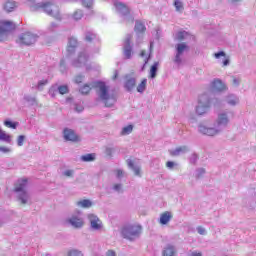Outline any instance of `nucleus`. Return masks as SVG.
<instances>
[{
    "label": "nucleus",
    "mask_w": 256,
    "mask_h": 256,
    "mask_svg": "<svg viewBox=\"0 0 256 256\" xmlns=\"http://www.w3.org/2000/svg\"><path fill=\"white\" fill-rule=\"evenodd\" d=\"M68 256H83V252L79 251V250H70L68 252Z\"/></svg>",
    "instance_id": "51"
},
{
    "label": "nucleus",
    "mask_w": 256,
    "mask_h": 256,
    "mask_svg": "<svg viewBox=\"0 0 256 256\" xmlns=\"http://www.w3.org/2000/svg\"><path fill=\"white\" fill-rule=\"evenodd\" d=\"M214 57H215V59H221V57H225V59L222 62L223 67H228V65H231V59L229 58V56H227L225 51H219V52L214 53Z\"/></svg>",
    "instance_id": "24"
},
{
    "label": "nucleus",
    "mask_w": 256,
    "mask_h": 256,
    "mask_svg": "<svg viewBox=\"0 0 256 256\" xmlns=\"http://www.w3.org/2000/svg\"><path fill=\"white\" fill-rule=\"evenodd\" d=\"M157 71H159V62H154L150 67V79H155V77H157Z\"/></svg>",
    "instance_id": "31"
},
{
    "label": "nucleus",
    "mask_w": 256,
    "mask_h": 256,
    "mask_svg": "<svg viewBox=\"0 0 256 256\" xmlns=\"http://www.w3.org/2000/svg\"><path fill=\"white\" fill-rule=\"evenodd\" d=\"M96 157L97 155L95 153H89V154L82 155L80 159L84 163H91L95 161Z\"/></svg>",
    "instance_id": "30"
},
{
    "label": "nucleus",
    "mask_w": 256,
    "mask_h": 256,
    "mask_svg": "<svg viewBox=\"0 0 256 256\" xmlns=\"http://www.w3.org/2000/svg\"><path fill=\"white\" fill-rule=\"evenodd\" d=\"M123 175H124L123 170L118 169V170H117V173H116L117 179H121V177H123Z\"/></svg>",
    "instance_id": "60"
},
{
    "label": "nucleus",
    "mask_w": 256,
    "mask_h": 256,
    "mask_svg": "<svg viewBox=\"0 0 256 256\" xmlns=\"http://www.w3.org/2000/svg\"><path fill=\"white\" fill-rule=\"evenodd\" d=\"M163 256H173L175 255V248L173 246H168L163 250Z\"/></svg>",
    "instance_id": "37"
},
{
    "label": "nucleus",
    "mask_w": 256,
    "mask_h": 256,
    "mask_svg": "<svg viewBox=\"0 0 256 256\" xmlns=\"http://www.w3.org/2000/svg\"><path fill=\"white\" fill-rule=\"evenodd\" d=\"M137 86V78L125 76L124 89L127 93H133V89Z\"/></svg>",
    "instance_id": "15"
},
{
    "label": "nucleus",
    "mask_w": 256,
    "mask_h": 256,
    "mask_svg": "<svg viewBox=\"0 0 256 256\" xmlns=\"http://www.w3.org/2000/svg\"><path fill=\"white\" fill-rule=\"evenodd\" d=\"M90 85L84 84L79 88V93H81V95H89V93H91V89H97V97L95 99L96 103H103L104 107L108 109L115 107V103H117V93L110 92L107 83L101 80H96L93 81Z\"/></svg>",
    "instance_id": "1"
},
{
    "label": "nucleus",
    "mask_w": 256,
    "mask_h": 256,
    "mask_svg": "<svg viewBox=\"0 0 256 256\" xmlns=\"http://www.w3.org/2000/svg\"><path fill=\"white\" fill-rule=\"evenodd\" d=\"M11 151V148L7 146H0V153H3L4 155L11 153Z\"/></svg>",
    "instance_id": "53"
},
{
    "label": "nucleus",
    "mask_w": 256,
    "mask_h": 256,
    "mask_svg": "<svg viewBox=\"0 0 256 256\" xmlns=\"http://www.w3.org/2000/svg\"><path fill=\"white\" fill-rule=\"evenodd\" d=\"M174 7L178 13H183L185 7L183 6V2L181 0L174 1Z\"/></svg>",
    "instance_id": "35"
},
{
    "label": "nucleus",
    "mask_w": 256,
    "mask_h": 256,
    "mask_svg": "<svg viewBox=\"0 0 256 256\" xmlns=\"http://www.w3.org/2000/svg\"><path fill=\"white\" fill-rule=\"evenodd\" d=\"M133 34H127L123 44V55L125 59H131L133 55V44L131 43Z\"/></svg>",
    "instance_id": "10"
},
{
    "label": "nucleus",
    "mask_w": 256,
    "mask_h": 256,
    "mask_svg": "<svg viewBox=\"0 0 256 256\" xmlns=\"http://www.w3.org/2000/svg\"><path fill=\"white\" fill-rule=\"evenodd\" d=\"M126 163H127L128 169L133 171L136 177H141V165L135 163V161H133L132 159H127Z\"/></svg>",
    "instance_id": "18"
},
{
    "label": "nucleus",
    "mask_w": 256,
    "mask_h": 256,
    "mask_svg": "<svg viewBox=\"0 0 256 256\" xmlns=\"http://www.w3.org/2000/svg\"><path fill=\"white\" fill-rule=\"evenodd\" d=\"M0 141H3L4 143H11V135L7 134L1 128H0Z\"/></svg>",
    "instance_id": "32"
},
{
    "label": "nucleus",
    "mask_w": 256,
    "mask_h": 256,
    "mask_svg": "<svg viewBox=\"0 0 256 256\" xmlns=\"http://www.w3.org/2000/svg\"><path fill=\"white\" fill-rule=\"evenodd\" d=\"M57 91L60 95H67V93H69V86L68 85H60V86H58Z\"/></svg>",
    "instance_id": "39"
},
{
    "label": "nucleus",
    "mask_w": 256,
    "mask_h": 256,
    "mask_svg": "<svg viewBox=\"0 0 256 256\" xmlns=\"http://www.w3.org/2000/svg\"><path fill=\"white\" fill-rule=\"evenodd\" d=\"M87 61H89V55L85 52H80L77 59L72 61V67H76L77 69L85 67V65H87Z\"/></svg>",
    "instance_id": "12"
},
{
    "label": "nucleus",
    "mask_w": 256,
    "mask_h": 256,
    "mask_svg": "<svg viewBox=\"0 0 256 256\" xmlns=\"http://www.w3.org/2000/svg\"><path fill=\"white\" fill-rule=\"evenodd\" d=\"M83 79H85V75L78 74L74 78V83H76V85H80V83H83Z\"/></svg>",
    "instance_id": "46"
},
{
    "label": "nucleus",
    "mask_w": 256,
    "mask_h": 256,
    "mask_svg": "<svg viewBox=\"0 0 256 256\" xmlns=\"http://www.w3.org/2000/svg\"><path fill=\"white\" fill-rule=\"evenodd\" d=\"M126 163H127L128 169L133 171L136 177H141V165L135 163V161H133L132 159H127Z\"/></svg>",
    "instance_id": "19"
},
{
    "label": "nucleus",
    "mask_w": 256,
    "mask_h": 256,
    "mask_svg": "<svg viewBox=\"0 0 256 256\" xmlns=\"http://www.w3.org/2000/svg\"><path fill=\"white\" fill-rule=\"evenodd\" d=\"M27 183H28L27 178L19 179L15 185L14 193L26 192L27 190H25V189H27Z\"/></svg>",
    "instance_id": "20"
},
{
    "label": "nucleus",
    "mask_w": 256,
    "mask_h": 256,
    "mask_svg": "<svg viewBox=\"0 0 256 256\" xmlns=\"http://www.w3.org/2000/svg\"><path fill=\"white\" fill-rule=\"evenodd\" d=\"M150 55L153 53V42H150V47H149Z\"/></svg>",
    "instance_id": "63"
},
{
    "label": "nucleus",
    "mask_w": 256,
    "mask_h": 256,
    "mask_svg": "<svg viewBox=\"0 0 256 256\" xmlns=\"http://www.w3.org/2000/svg\"><path fill=\"white\" fill-rule=\"evenodd\" d=\"M114 151H115V148L106 147L104 153H105L106 157H109L111 159L113 157Z\"/></svg>",
    "instance_id": "44"
},
{
    "label": "nucleus",
    "mask_w": 256,
    "mask_h": 256,
    "mask_svg": "<svg viewBox=\"0 0 256 256\" xmlns=\"http://www.w3.org/2000/svg\"><path fill=\"white\" fill-rule=\"evenodd\" d=\"M77 47H79V42L77 41V38L75 37H69L68 38V44H67V57H71L72 55H75V52L77 51Z\"/></svg>",
    "instance_id": "14"
},
{
    "label": "nucleus",
    "mask_w": 256,
    "mask_h": 256,
    "mask_svg": "<svg viewBox=\"0 0 256 256\" xmlns=\"http://www.w3.org/2000/svg\"><path fill=\"white\" fill-rule=\"evenodd\" d=\"M189 153V147L187 146H180L175 150H170V155L172 157H179L181 154Z\"/></svg>",
    "instance_id": "27"
},
{
    "label": "nucleus",
    "mask_w": 256,
    "mask_h": 256,
    "mask_svg": "<svg viewBox=\"0 0 256 256\" xmlns=\"http://www.w3.org/2000/svg\"><path fill=\"white\" fill-rule=\"evenodd\" d=\"M60 69L61 71H65L67 69L65 66V59L60 60Z\"/></svg>",
    "instance_id": "59"
},
{
    "label": "nucleus",
    "mask_w": 256,
    "mask_h": 256,
    "mask_svg": "<svg viewBox=\"0 0 256 256\" xmlns=\"http://www.w3.org/2000/svg\"><path fill=\"white\" fill-rule=\"evenodd\" d=\"M226 103L232 107H235V105H239V97L235 94H229L226 97Z\"/></svg>",
    "instance_id": "28"
},
{
    "label": "nucleus",
    "mask_w": 256,
    "mask_h": 256,
    "mask_svg": "<svg viewBox=\"0 0 256 256\" xmlns=\"http://www.w3.org/2000/svg\"><path fill=\"white\" fill-rule=\"evenodd\" d=\"M59 27V24L55 23V22H52L50 24V26L48 27V31L50 33H55V31H57V28Z\"/></svg>",
    "instance_id": "49"
},
{
    "label": "nucleus",
    "mask_w": 256,
    "mask_h": 256,
    "mask_svg": "<svg viewBox=\"0 0 256 256\" xmlns=\"http://www.w3.org/2000/svg\"><path fill=\"white\" fill-rule=\"evenodd\" d=\"M197 161H199V155L197 153H193L189 158V163L191 165H197Z\"/></svg>",
    "instance_id": "42"
},
{
    "label": "nucleus",
    "mask_w": 256,
    "mask_h": 256,
    "mask_svg": "<svg viewBox=\"0 0 256 256\" xmlns=\"http://www.w3.org/2000/svg\"><path fill=\"white\" fill-rule=\"evenodd\" d=\"M188 35L189 33H187V31H180L176 34V38L178 41H185Z\"/></svg>",
    "instance_id": "40"
},
{
    "label": "nucleus",
    "mask_w": 256,
    "mask_h": 256,
    "mask_svg": "<svg viewBox=\"0 0 256 256\" xmlns=\"http://www.w3.org/2000/svg\"><path fill=\"white\" fill-rule=\"evenodd\" d=\"M188 256H203L202 252L192 251L188 253Z\"/></svg>",
    "instance_id": "58"
},
{
    "label": "nucleus",
    "mask_w": 256,
    "mask_h": 256,
    "mask_svg": "<svg viewBox=\"0 0 256 256\" xmlns=\"http://www.w3.org/2000/svg\"><path fill=\"white\" fill-rule=\"evenodd\" d=\"M84 41L86 43H93V41H99V37L93 30H86L84 32Z\"/></svg>",
    "instance_id": "22"
},
{
    "label": "nucleus",
    "mask_w": 256,
    "mask_h": 256,
    "mask_svg": "<svg viewBox=\"0 0 256 256\" xmlns=\"http://www.w3.org/2000/svg\"><path fill=\"white\" fill-rule=\"evenodd\" d=\"M30 11L35 13L37 11H43L46 15L53 17L56 21H61L63 17L61 16V11L59 10V6L51 3V2H40L36 4L30 5Z\"/></svg>",
    "instance_id": "3"
},
{
    "label": "nucleus",
    "mask_w": 256,
    "mask_h": 256,
    "mask_svg": "<svg viewBox=\"0 0 256 256\" xmlns=\"http://www.w3.org/2000/svg\"><path fill=\"white\" fill-rule=\"evenodd\" d=\"M196 230H197V233H199V235H207V230L202 226H198Z\"/></svg>",
    "instance_id": "55"
},
{
    "label": "nucleus",
    "mask_w": 256,
    "mask_h": 256,
    "mask_svg": "<svg viewBox=\"0 0 256 256\" xmlns=\"http://www.w3.org/2000/svg\"><path fill=\"white\" fill-rule=\"evenodd\" d=\"M232 85L234 87H239L241 85V78H237L235 76H232Z\"/></svg>",
    "instance_id": "50"
},
{
    "label": "nucleus",
    "mask_w": 256,
    "mask_h": 256,
    "mask_svg": "<svg viewBox=\"0 0 256 256\" xmlns=\"http://www.w3.org/2000/svg\"><path fill=\"white\" fill-rule=\"evenodd\" d=\"M17 199L21 205H27L31 196H29V192H18Z\"/></svg>",
    "instance_id": "25"
},
{
    "label": "nucleus",
    "mask_w": 256,
    "mask_h": 256,
    "mask_svg": "<svg viewBox=\"0 0 256 256\" xmlns=\"http://www.w3.org/2000/svg\"><path fill=\"white\" fill-rule=\"evenodd\" d=\"M117 77H119V72L117 70H115V74L112 77V79L115 81V79H117Z\"/></svg>",
    "instance_id": "62"
},
{
    "label": "nucleus",
    "mask_w": 256,
    "mask_h": 256,
    "mask_svg": "<svg viewBox=\"0 0 256 256\" xmlns=\"http://www.w3.org/2000/svg\"><path fill=\"white\" fill-rule=\"evenodd\" d=\"M4 125H5V127H8L9 129H17V127H19V122H13L11 120H5Z\"/></svg>",
    "instance_id": "38"
},
{
    "label": "nucleus",
    "mask_w": 256,
    "mask_h": 256,
    "mask_svg": "<svg viewBox=\"0 0 256 256\" xmlns=\"http://www.w3.org/2000/svg\"><path fill=\"white\" fill-rule=\"evenodd\" d=\"M145 55H146L145 50H142L141 53H140V57H145Z\"/></svg>",
    "instance_id": "64"
},
{
    "label": "nucleus",
    "mask_w": 256,
    "mask_h": 256,
    "mask_svg": "<svg viewBox=\"0 0 256 256\" xmlns=\"http://www.w3.org/2000/svg\"><path fill=\"white\" fill-rule=\"evenodd\" d=\"M73 173H74L73 170H65V171L63 172V175H64L65 177H73Z\"/></svg>",
    "instance_id": "57"
},
{
    "label": "nucleus",
    "mask_w": 256,
    "mask_h": 256,
    "mask_svg": "<svg viewBox=\"0 0 256 256\" xmlns=\"http://www.w3.org/2000/svg\"><path fill=\"white\" fill-rule=\"evenodd\" d=\"M134 31L136 35H143L145 31H147V27L145 26V23L141 22V20L135 21Z\"/></svg>",
    "instance_id": "23"
},
{
    "label": "nucleus",
    "mask_w": 256,
    "mask_h": 256,
    "mask_svg": "<svg viewBox=\"0 0 256 256\" xmlns=\"http://www.w3.org/2000/svg\"><path fill=\"white\" fill-rule=\"evenodd\" d=\"M17 7H19V2L15 0H7L3 6L4 11H6L7 13H13V11L17 9Z\"/></svg>",
    "instance_id": "21"
},
{
    "label": "nucleus",
    "mask_w": 256,
    "mask_h": 256,
    "mask_svg": "<svg viewBox=\"0 0 256 256\" xmlns=\"http://www.w3.org/2000/svg\"><path fill=\"white\" fill-rule=\"evenodd\" d=\"M205 173H207V171L205 170V168H197V169H196L195 178H196V179H201V177H203V175H205Z\"/></svg>",
    "instance_id": "41"
},
{
    "label": "nucleus",
    "mask_w": 256,
    "mask_h": 256,
    "mask_svg": "<svg viewBox=\"0 0 256 256\" xmlns=\"http://www.w3.org/2000/svg\"><path fill=\"white\" fill-rule=\"evenodd\" d=\"M114 7L116 8V11L125 19V21H128L130 23H133L135 21V18L131 16V9L128 8V6L120 1H114Z\"/></svg>",
    "instance_id": "6"
},
{
    "label": "nucleus",
    "mask_w": 256,
    "mask_h": 256,
    "mask_svg": "<svg viewBox=\"0 0 256 256\" xmlns=\"http://www.w3.org/2000/svg\"><path fill=\"white\" fill-rule=\"evenodd\" d=\"M172 219L173 214H171L169 211H166L160 215L159 223L160 225H167Z\"/></svg>",
    "instance_id": "26"
},
{
    "label": "nucleus",
    "mask_w": 256,
    "mask_h": 256,
    "mask_svg": "<svg viewBox=\"0 0 256 256\" xmlns=\"http://www.w3.org/2000/svg\"><path fill=\"white\" fill-rule=\"evenodd\" d=\"M149 59H151V54H149V56L145 58L141 71H145V67H147V63H149Z\"/></svg>",
    "instance_id": "56"
},
{
    "label": "nucleus",
    "mask_w": 256,
    "mask_h": 256,
    "mask_svg": "<svg viewBox=\"0 0 256 256\" xmlns=\"http://www.w3.org/2000/svg\"><path fill=\"white\" fill-rule=\"evenodd\" d=\"M26 136L25 135H19L17 138V145L18 147H23V143H25Z\"/></svg>",
    "instance_id": "48"
},
{
    "label": "nucleus",
    "mask_w": 256,
    "mask_h": 256,
    "mask_svg": "<svg viewBox=\"0 0 256 256\" xmlns=\"http://www.w3.org/2000/svg\"><path fill=\"white\" fill-rule=\"evenodd\" d=\"M229 125V116L227 112H221L218 114L217 120L214 122V127H207L205 124L198 125V133L201 135H207V137H215L218 133H221L225 127Z\"/></svg>",
    "instance_id": "2"
},
{
    "label": "nucleus",
    "mask_w": 256,
    "mask_h": 256,
    "mask_svg": "<svg viewBox=\"0 0 256 256\" xmlns=\"http://www.w3.org/2000/svg\"><path fill=\"white\" fill-rule=\"evenodd\" d=\"M80 19H83V11L77 10L73 14V20L74 21H80Z\"/></svg>",
    "instance_id": "43"
},
{
    "label": "nucleus",
    "mask_w": 256,
    "mask_h": 256,
    "mask_svg": "<svg viewBox=\"0 0 256 256\" xmlns=\"http://www.w3.org/2000/svg\"><path fill=\"white\" fill-rule=\"evenodd\" d=\"M185 51H189V46L185 44V42L176 44V55L174 57L173 62L180 67L183 63V59H181V55L185 53Z\"/></svg>",
    "instance_id": "9"
},
{
    "label": "nucleus",
    "mask_w": 256,
    "mask_h": 256,
    "mask_svg": "<svg viewBox=\"0 0 256 256\" xmlns=\"http://www.w3.org/2000/svg\"><path fill=\"white\" fill-rule=\"evenodd\" d=\"M142 227L139 225H127L121 229V236L128 241H136L141 237Z\"/></svg>",
    "instance_id": "5"
},
{
    "label": "nucleus",
    "mask_w": 256,
    "mask_h": 256,
    "mask_svg": "<svg viewBox=\"0 0 256 256\" xmlns=\"http://www.w3.org/2000/svg\"><path fill=\"white\" fill-rule=\"evenodd\" d=\"M24 100H26V102L28 103V105H30V107H33V106L37 105V98L36 97L25 95Z\"/></svg>",
    "instance_id": "36"
},
{
    "label": "nucleus",
    "mask_w": 256,
    "mask_h": 256,
    "mask_svg": "<svg viewBox=\"0 0 256 256\" xmlns=\"http://www.w3.org/2000/svg\"><path fill=\"white\" fill-rule=\"evenodd\" d=\"M133 124H129L128 126H125L122 128L120 135L125 136V135H131L133 133Z\"/></svg>",
    "instance_id": "34"
},
{
    "label": "nucleus",
    "mask_w": 256,
    "mask_h": 256,
    "mask_svg": "<svg viewBox=\"0 0 256 256\" xmlns=\"http://www.w3.org/2000/svg\"><path fill=\"white\" fill-rule=\"evenodd\" d=\"M179 164H177L176 162L173 161H167L166 162V167L167 169H169L170 171H173V169H175V167H177Z\"/></svg>",
    "instance_id": "47"
},
{
    "label": "nucleus",
    "mask_w": 256,
    "mask_h": 256,
    "mask_svg": "<svg viewBox=\"0 0 256 256\" xmlns=\"http://www.w3.org/2000/svg\"><path fill=\"white\" fill-rule=\"evenodd\" d=\"M63 137L66 141H71L72 143L79 141V136L75 133V130L70 128L63 129Z\"/></svg>",
    "instance_id": "16"
},
{
    "label": "nucleus",
    "mask_w": 256,
    "mask_h": 256,
    "mask_svg": "<svg viewBox=\"0 0 256 256\" xmlns=\"http://www.w3.org/2000/svg\"><path fill=\"white\" fill-rule=\"evenodd\" d=\"M147 89V79H142L141 83L137 86L136 91L138 93H145V90Z\"/></svg>",
    "instance_id": "33"
},
{
    "label": "nucleus",
    "mask_w": 256,
    "mask_h": 256,
    "mask_svg": "<svg viewBox=\"0 0 256 256\" xmlns=\"http://www.w3.org/2000/svg\"><path fill=\"white\" fill-rule=\"evenodd\" d=\"M67 221L74 229H82L83 225H85L83 218L75 215L71 216Z\"/></svg>",
    "instance_id": "17"
},
{
    "label": "nucleus",
    "mask_w": 256,
    "mask_h": 256,
    "mask_svg": "<svg viewBox=\"0 0 256 256\" xmlns=\"http://www.w3.org/2000/svg\"><path fill=\"white\" fill-rule=\"evenodd\" d=\"M74 109H75L76 113H83L85 107H83V105H81V104L75 103L74 104Z\"/></svg>",
    "instance_id": "52"
},
{
    "label": "nucleus",
    "mask_w": 256,
    "mask_h": 256,
    "mask_svg": "<svg viewBox=\"0 0 256 256\" xmlns=\"http://www.w3.org/2000/svg\"><path fill=\"white\" fill-rule=\"evenodd\" d=\"M38 39H39V35L31 32H25L21 34L19 37L20 43H22V45H26L27 47L31 45H35Z\"/></svg>",
    "instance_id": "8"
},
{
    "label": "nucleus",
    "mask_w": 256,
    "mask_h": 256,
    "mask_svg": "<svg viewBox=\"0 0 256 256\" xmlns=\"http://www.w3.org/2000/svg\"><path fill=\"white\" fill-rule=\"evenodd\" d=\"M116 255H117V253H115L114 250H108V251L106 252V256H116Z\"/></svg>",
    "instance_id": "61"
},
{
    "label": "nucleus",
    "mask_w": 256,
    "mask_h": 256,
    "mask_svg": "<svg viewBox=\"0 0 256 256\" xmlns=\"http://www.w3.org/2000/svg\"><path fill=\"white\" fill-rule=\"evenodd\" d=\"M77 207H81L82 209H89L93 207V202L89 199H84L76 202Z\"/></svg>",
    "instance_id": "29"
},
{
    "label": "nucleus",
    "mask_w": 256,
    "mask_h": 256,
    "mask_svg": "<svg viewBox=\"0 0 256 256\" xmlns=\"http://www.w3.org/2000/svg\"><path fill=\"white\" fill-rule=\"evenodd\" d=\"M15 23L11 21H0V41H7L11 31H15Z\"/></svg>",
    "instance_id": "7"
},
{
    "label": "nucleus",
    "mask_w": 256,
    "mask_h": 256,
    "mask_svg": "<svg viewBox=\"0 0 256 256\" xmlns=\"http://www.w3.org/2000/svg\"><path fill=\"white\" fill-rule=\"evenodd\" d=\"M88 221L92 231H99L103 227V223L95 214H88Z\"/></svg>",
    "instance_id": "13"
},
{
    "label": "nucleus",
    "mask_w": 256,
    "mask_h": 256,
    "mask_svg": "<svg viewBox=\"0 0 256 256\" xmlns=\"http://www.w3.org/2000/svg\"><path fill=\"white\" fill-rule=\"evenodd\" d=\"M213 102V94L205 92L198 98V104L195 107V113L198 117H205L211 111V103Z\"/></svg>",
    "instance_id": "4"
},
{
    "label": "nucleus",
    "mask_w": 256,
    "mask_h": 256,
    "mask_svg": "<svg viewBox=\"0 0 256 256\" xmlns=\"http://www.w3.org/2000/svg\"><path fill=\"white\" fill-rule=\"evenodd\" d=\"M210 89L213 93H223V91H227V84L223 80L216 78L211 82Z\"/></svg>",
    "instance_id": "11"
},
{
    "label": "nucleus",
    "mask_w": 256,
    "mask_h": 256,
    "mask_svg": "<svg viewBox=\"0 0 256 256\" xmlns=\"http://www.w3.org/2000/svg\"><path fill=\"white\" fill-rule=\"evenodd\" d=\"M47 83H49V80H40L36 86V89H38V91H43V87H45V85H47Z\"/></svg>",
    "instance_id": "45"
},
{
    "label": "nucleus",
    "mask_w": 256,
    "mask_h": 256,
    "mask_svg": "<svg viewBox=\"0 0 256 256\" xmlns=\"http://www.w3.org/2000/svg\"><path fill=\"white\" fill-rule=\"evenodd\" d=\"M113 189L116 193H123V184H115Z\"/></svg>",
    "instance_id": "54"
}]
</instances>
